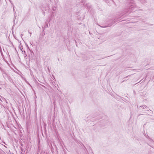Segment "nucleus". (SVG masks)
I'll return each mask as SVG.
<instances>
[{"label": "nucleus", "instance_id": "9d476101", "mask_svg": "<svg viewBox=\"0 0 154 154\" xmlns=\"http://www.w3.org/2000/svg\"><path fill=\"white\" fill-rule=\"evenodd\" d=\"M38 85H41V86L43 87H44L45 88H46V87L45 86L42 85L41 84H39L38 83Z\"/></svg>", "mask_w": 154, "mask_h": 154}, {"label": "nucleus", "instance_id": "20e7f679", "mask_svg": "<svg viewBox=\"0 0 154 154\" xmlns=\"http://www.w3.org/2000/svg\"><path fill=\"white\" fill-rule=\"evenodd\" d=\"M19 48L20 49L21 51H22L23 50L22 49H23V46L21 45V44H20L19 46Z\"/></svg>", "mask_w": 154, "mask_h": 154}, {"label": "nucleus", "instance_id": "6e6552de", "mask_svg": "<svg viewBox=\"0 0 154 154\" xmlns=\"http://www.w3.org/2000/svg\"><path fill=\"white\" fill-rule=\"evenodd\" d=\"M81 3H83V5H84V4L85 3V1L82 0L81 1Z\"/></svg>", "mask_w": 154, "mask_h": 154}, {"label": "nucleus", "instance_id": "f257e3e1", "mask_svg": "<svg viewBox=\"0 0 154 154\" xmlns=\"http://www.w3.org/2000/svg\"><path fill=\"white\" fill-rule=\"evenodd\" d=\"M134 4V0H127L126 3L127 7L123 11V14H125L136 11L138 9V8Z\"/></svg>", "mask_w": 154, "mask_h": 154}, {"label": "nucleus", "instance_id": "7ed1b4c3", "mask_svg": "<svg viewBox=\"0 0 154 154\" xmlns=\"http://www.w3.org/2000/svg\"><path fill=\"white\" fill-rule=\"evenodd\" d=\"M115 22V21L114 22L112 21V22H111L110 23L108 24V25L107 26H102L99 25V26L100 27H101L102 28H106V27H109V26H111L112 24H113Z\"/></svg>", "mask_w": 154, "mask_h": 154}, {"label": "nucleus", "instance_id": "9b49d317", "mask_svg": "<svg viewBox=\"0 0 154 154\" xmlns=\"http://www.w3.org/2000/svg\"><path fill=\"white\" fill-rule=\"evenodd\" d=\"M53 10V11H55L56 10V8L55 7H53L52 8Z\"/></svg>", "mask_w": 154, "mask_h": 154}, {"label": "nucleus", "instance_id": "f3484780", "mask_svg": "<svg viewBox=\"0 0 154 154\" xmlns=\"http://www.w3.org/2000/svg\"><path fill=\"white\" fill-rule=\"evenodd\" d=\"M147 111H149V110H147Z\"/></svg>", "mask_w": 154, "mask_h": 154}, {"label": "nucleus", "instance_id": "1a4fd4ad", "mask_svg": "<svg viewBox=\"0 0 154 154\" xmlns=\"http://www.w3.org/2000/svg\"><path fill=\"white\" fill-rule=\"evenodd\" d=\"M149 110L151 111V112L149 113H150V114L149 115V114H148V115L152 116V115L153 114V111H151L150 109H149Z\"/></svg>", "mask_w": 154, "mask_h": 154}, {"label": "nucleus", "instance_id": "4468645a", "mask_svg": "<svg viewBox=\"0 0 154 154\" xmlns=\"http://www.w3.org/2000/svg\"><path fill=\"white\" fill-rule=\"evenodd\" d=\"M13 8L14 11V12H15V11L14 8V5H13Z\"/></svg>", "mask_w": 154, "mask_h": 154}, {"label": "nucleus", "instance_id": "ddd939ff", "mask_svg": "<svg viewBox=\"0 0 154 154\" xmlns=\"http://www.w3.org/2000/svg\"><path fill=\"white\" fill-rule=\"evenodd\" d=\"M143 113H144V114H142V115H146V113L145 112H144ZM141 115V114H140L139 115L140 116V115Z\"/></svg>", "mask_w": 154, "mask_h": 154}, {"label": "nucleus", "instance_id": "dca6fc26", "mask_svg": "<svg viewBox=\"0 0 154 154\" xmlns=\"http://www.w3.org/2000/svg\"><path fill=\"white\" fill-rule=\"evenodd\" d=\"M129 76V75H128V76H127V77H125V78H127V77H128V76Z\"/></svg>", "mask_w": 154, "mask_h": 154}, {"label": "nucleus", "instance_id": "f03ea898", "mask_svg": "<svg viewBox=\"0 0 154 154\" xmlns=\"http://www.w3.org/2000/svg\"><path fill=\"white\" fill-rule=\"evenodd\" d=\"M148 107L145 105H142L141 106H140L139 109L141 111H143V109H147Z\"/></svg>", "mask_w": 154, "mask_h": 154}, {"label": "nucleus", "instance_id": "423d86ee", "mask_svg": "<svg viewBox=\"0 0 154 154\" xmlns=\"http://www.w3.org/2000/svg\"><path fill=\"white\" fill-rule=\"evenodd\" d=\"M140 1L143 4L145 3L146 2V0H140Z\"/></svg>", "mask_w": 154, "mask_h": 154}, {"label": "nucleus", "instance_id": "f8f14e48", "mask_svg": "<svg viewBox=\"0 0 154 154\" xmlns=\"http://www.w3.org/2000/svg\"><path fill=\"white\" fill-rule=\"evenodd\" d=\"M22 53L23 54H25V53H26V51H22Z\"/></svg>", "mask_w": 154, "mask_h": 154}, {"label": "nucleus", "instance_id": "0eeeda50", "mask_svg": "<svg viewBox=\"0 0 154 154\" xmlns=\"http://www.w3.org/2000/svg\"><path fill=\"white\" fill-rule=\"evenodd\" d=\"M34 53L33 52H32L31 53V56H30V57H31L32 58L33 57H34Z\"/></svg>", "mask_w": 154, "mask_h": 154}, {"label": "nucleus", "instance_id": "39448f33", "mask_svg": "<svg viewBox=\"0 0 154 154\" xmlns=\"http://www.w3.org/2000/svg\"><path fill=\"white\" fill-rule=\"evenodd\" d=\"M45 25L44 26V28H46L48 27V25L47 23L45 22Z\"/></svg>", "mask_w": 154, "mask_h": 154}, {"label": "nucleus", "instance_id": "2eb2a0df", "mask_svg": "<svg viewBox=\"0 0 154 154\" xmlns=\"http://www.w3.org/2000/svg\"><path fill=\"white\" fill-rule=\"evenodd\" d=\"M29 34H30V36H31V33L30 32H29Z\"/></svg>", "mask_w": 154, "mask_h": 154}]
</instances>
